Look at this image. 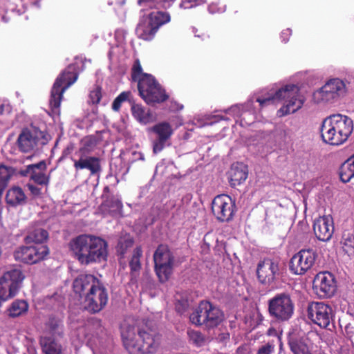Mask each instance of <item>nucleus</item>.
<instances>
[{
  "mask_svg": "<svg viewBox=\"0 0 354 354\" xmlns=\"http://www.w3.org/2000/svg\"><path fill=\"white\" fill-rule=\"evenodd\" d=\"M292 34V30L289 28L283 30L281 33V38L285 43L289 41L290 37Z\"/></svg>",
  "mask_w": 354,
  "mask_h": 354,
  "instance_id": "obj_55",
  "label": "nucleus"
},
{
  "mask_svg": "<svg viewBox=\"0 0 354 354\" xmlns=\"http://www.w3.org/2000/svg\"><path fill=\"white\" fill-rule=\"evenodd\" d=\"M101 284L100 280L93 274H80L73 281V288L80 297H86L88 292L95 290Z\"/></svg>",
  "mask_w": 354,
  "mask_h": 354,
  "instance_id": "obj_19",
  "label": "nucleus"
},
{
  "mask_svg": "<svg viewBox=\"0 0 354 354\" xmlns=\"http://www.w3.org/2000/svg\"><path fill=\"white\" fill-rule=\"evenodd\" d=\"M107 247V243L102 239L88 234L80 235L70 242L71 250L83 265L106 261Z\"/></svg>",
  "mask_w": 354,
  "mask_h": 354,
  "instance_id": "obj_2",
  "label": "nucleus"
},
{
  "mask_svg": "<svg viewBox=\"0 0 354 354\" xmlns=\"http://www.w3.org/2000/svg\"><path fill=\"white\" fill-rule=\"evenodd\" d=\"M341 245L344 252L349 257L354 256V235L350 233L344 234L342 240Z\"/></svg>",
  "mask_w": 354,
  "mask_h": 354,
  "instance_id": "obj_37",
  "label": "nucleus"
},
{
  "mask_svg": "<svg viewBox=\"0 0 354 354\" xmlns=\"http://www.w3.org/2000/svg\"><path fill=\"white\" fill-rule=\"evenodd\" d=\"M187 335L190 340L196 346H202L205 342L204 336L200 331L189 330L187 331Z\"/></svg>",
  "mask_w": 354,
  "mask_h": 354,
  "instance_id": "obj_43",
  "label": "nucleus"
},
{
  "mask_svg": "<svg viewBox=\"0 0 354 354\" xmlns=\"http://www.w3.org/2000/svg\"><path fill=\"white\" fill-rule=\"evenodd\" d=\"M27 187L32 195L38 196L41 194L42 187L40 185H37V184L30 182L27 184Z\"/></svg>",
  "mask_w": 354,
  "mask_h": 354,
  "instance_id": "obj_50",
  "label": "nucleus"
},
{
  "mask_svg": "<svg viewBox=\"0 0 354 354\" xmlns=\"http://www.w3.org/2000/svg\"><path fill=\"white\" fill-rule=\"evenodd\" d=\"M188 307L189 302L187 300H178L176 304V310L180 315L183 314Z\"/></svg>",
  "mask_w": 354,
  "mask_h": 354,
  "instance_id": "obj_47",
  "label": "nucleus"
},
{
  "mask_svg": "<svg viewBox=\"0 0 354 354\" xmlns=\"http://www.w3.org/2000/svg\"><path fill=\"white\" fill-rule=\"evenodd\" d=\"M102 98L101 90H91L89 94V103L97 104Z\"/></svg>",
  "mask_w": 354,
  "mask_h": 354,
  "instance_id": "obj_46",
  "label": "nucleus"
},
{
  "mask_svg": "<svg viewBox=\"0 0 354 354\" xmlns=\"http://www.w3.org/2000/svg\"><path fill=\"white\" fill-rule=\"evenodd\" d=\"M131 80L138 83L137 88H161L160 85L151 74L144 73L140 62L136 59L131 71Z\"/></svg>",
  "mask_w": 354,
  "mask_h": 354,
  "instance_id": "obj_14",
  "label": "nucleus"
},
{
  "mask_svg": "<svg viewBox=\"0 0 354 354\" xmlns=\"http://www.w3.org/2000/svg\"><path fill=\"white\" fill-rule=\"evenodd\" d=\"M175 0H138V4L143 9L167 8Z\"/></svg>",
  "mask_w": 354,
  "mask_h": 354,
  "instance_id": "obj_34",
  "label": "nucleus"
},
{
  "mask_svg": "<svg viewBox=\"0 0 354 354\" xmlns=\"http://www.w3.org/2000/svg\"><path fill=\"white\" fill-rule=\"evenodd\" d=\"M44 164V162L41 161L38 164L28 166V171L31 172L30 182L40 185L41 187L44 184V171L41 168Z\"/></svg>",
  "mask_w": 354,
  "mask_h": 354,
  "instance_id": "obj_31",
  "label": "nucleus"
},
{
  "mask_svg": "<svg viewBox=\"0 0 354 354\" xmlns=\"http://www.w3.org/2000/svg\"><path fill=\"white\" fill-rule=\"evenodd\" d=\"M308 317L320 328H328L333 324V310L323 302H312L307 308Z\"/></svg>",
  "mask_w": 354,
  "mask_h": 354,
  "instance_id": "obj_10",
  "label": "nucleus"
},
{
  "mask_svg": "<svg viewBox=\"0 0 354 354\" xmlns=\"http://www.w3.org/2000/svg\"><path fill=\"white\" fill-rule=\"evenodd\" d=\"M43 133L35 127L24 129L17 138V146L22 152H30L37 145Z\"/></svg>",
  "mask_w": 354,
  "mask_h": 354,
  "instance_id": "obj_15",
  "label": "nucleus"
},
{
  "mask_svg": "<svg viewBox=\"0 0 354 354\" xmlns=\"http://www.w3.org/2000/svg\"><path fill=\"white\" fill-rule=\"evenodd\" d=\"M131 113L134 118L143 124H149L153 121V116L149 109H147L140 104H133L131 106Z\"/></svg>",
  "mask_w": 354,
  "mask_h": 354,
  "instance_id": "obj_27",
  "label": "nucleus"
},
{
  "mask_svg": "<svg viewBox=\"0 0 354 354\" xmlns=\"http://www.w3.org/2000/svg\"><path fill=\"white\" fill-rule=\"evenodd\" d=\"M347 90H314L313 100L316 104H333L346 95Z\"/></svg>",
  "mask_w": 354,
  "mask_h": 354,
  "instance_id": "obj_21",
  "label": "nucleus"
},
{
  "mask_svg": "<svg viewBox=\"0 0 354 354\" xmlns=\"http://www.w3.org/2000/svg\"><path fill=\"white\" fill-rule=\"evenodd\" d=\"M345 333L348 338L351 339L354 337V324L348 323L345 326Z\"/></svg>",
  "mask_w": 354,
  "mask_h": 354,
  "instance_id": "obj_54",
  "label": "nucleus"
},
{
  "mask_svg": "<svg viewBox=\"0 0 354 354\" xmlns=\"http://www.w3.org/2000/svg\"><path fill=\"white\" fill-rule=\"evenodd\" d=\"M85 335L89 339L97 338L104 333V327L102 320L97 317H91L84 325Z\"/></svg>",
  "mask_w": 354,
  "mask_h": 354,
  "instance_id": "obj_26",
  "label": "nucleus"
},
{
  "mask_svg": "<svg viewBox=\"0 0 354 354\" xmlns=\"http://www.w3.org/2000/svg\"><path fill=\"white\" fill-rule=\"evenodd\" d=\"M125 1H126V0H111V1L109 2V3L110 5L116 4V5H119V6H122L125 3Z\"/></svg>",
  "mask_w": 354,
  "mask_h": 354,
  "instance_id": "obj_57",
  "label": "nucleus"
},
{
  "mask_svg": "<svg viewBox=\"0 0 354 354\" xmlns=\"http://www.w3.org/2000/svg\"><path fill=\"white\" fill-rule=\"evenodd\" d=\"M142 255V250L140 247H136L133 250L131 259L129 261V267L131 272H136L140 270V258Z\"/></svg>",
  "mask_w": 354,
  "mask_h": 354,
  "instance_id": "obj_39",
  "label": "nucleus"
},
{
  "mask_svg": "<svg viewBox=\"0 0 354 354\" xmlns=\"http://www.w3.org/2000/svg\"><path fill=\"white\" fill-rule=\"evenodd\" d=\"M26 239L28 242L42 244L44 241V228L43 223L37 224L35 229L29 233Z\"/></svg>",
  "mask_w": 354,
  "mask_h": 354,
  "instance_id": "obj_36",
  "label": "nucleus"
},
{
  "mask_svg": "<svg viewBox=\"0 0 354 354\" xmlns=\"http://www.w3.org/2000/svg\"><path fill=\"white\" fill-rule=\"evenodd\" d=\"M294 310V302L286 292L278 293L268 301L270 317L279 323L288 321L292 317Z\"/></svg>",
  "mask_w": 354,
  "mask_h": 354,
  "instance_id": "obj_6",
  "label": "nucleus"
},
{
  "mask_svg": "<svg viewBox=\"0 0 354 354\" xmlns=\"http://www.w3.org/2000/svg\"><path fill=\"white\" fill-rule=\"evenodd\" d=\"M108 302V293L101 283L91 292H88L83 301L84 308L91 314H95L103 310Z\"/></svg>",
  "mask_w": 354,
  "mask_h": 354,
  "instance_id": "obj_12",
  "label": "nucleus"
},
{
  "mask_svg": "<svg viewBox=\"0 0 354 354\" xmlns=\"http://www.w3.org/2000/svg\"><path fill=\"white\" fill-rule=\"evenodd\" d=\"M274 349V346L272 343H267L265 345L261 346L257 354H271Z\"/></svg>",
  "mask_w": 354,
  "mask_h": 354,
  "instance_id": "obj_48",
  "label": "nucleus"
},
{
  "mask_svg": "<svg viewBox=\"0 0 354 354\" xmlns=\"http://www.w3.org/2000/svg\"><path fill=\"white\" fill-rule=\"evenodd\" d=\"M48 248L46 246V252H45V254H46V256L48 254Z\"/></svg>",
  "mask_w": 354,
  "mask_h": 354,
  "instance_id": "obj_60",
  "label": "nucleus"
},
{
  "mask_svg": "<svg viewBox=\"0 0 354 354\" xmlns=\"http://www.w3.org/2000/svg\"><path fill=\"white\" fill-rule=\"evenodd\" d=\"M45 239H46V240H47V239H48V234H47V233H46V236H45Z\"/></svg>",
  "mask_w": 354,
  "mask_h": 354,
  "instance_id": "obj_61",
  "label": "nucleus"
},
{
  "mask_svg": "<svg viewBox=\"0 0 354 354\" xmlns=\"http://www.w3.org/2000/svg\"><path fill=\"white\" fill-rule=\"evenodd\" d=\"M280 274L279 261L266 258L258 263L257 275L259 281L263 284L270 286L277 281Z\"/></svg>",
  "mask_w": 354,
  "mask_h": 354,
  "instance_id": "obj_11",
  "label": "nucleus"
},
{
  "mask_svg": "<svg viewBox=\"0 0 354 354\" xmlns=\"http://www.w3.org/2000/svg\"><path fill=\"white\" fill-rule=\"evenodd\" d=\"M45 184H46V185L47 184V179H46V178Z\"/></svg>",
  "mask_w": 354,
  "mask_h": 354,
  "instance_id": "obj_63",
  "label": "nucleus"
},
{
  "mask_svg": "<svg viewBox=\"0 0 354 354\" xmlns=\"http://www.w3.org/2000/svg\"><path fill=\"white\" fill-rule=\"evenodd\" d=\"M157 32L158 30L147 17L140 20L136 29L138 37L145 41L153 39Z\"/></svg>",
  "mask_w": 354,
  "mask_h": 354,
  "instance_id": "obj_25",
  "label": "nucleus"
},
{
  "mask_svg": "<svg viewBox=\"0 0 354 354\" xmlns=\"http://www.w3.org/2000/svg\"><path fill=\"white\" fill-rule=\"evenodd\" d=\"M288 346L293 354H312L308 345L301 340L291 339Z\"/></svg>",
  "mask_w": 354,
  "mask_h": 354,
  "instance_id": "obj_38",
  "label": "nucleus"
},
{
  "mask_svg": "<svg viewBox=\"0 0 354 354\" xmlns=\"http://www.w3.org/2000/svg\"><path fill=\"white\" fill-rule=\"evenodd\" d=\"M147 18L158 30L160 27L169 22L171 19L169 14L163 11L151 12Z\"/></svg>",
  "mask_w": 354,
  "mask_h": 354,
  "instance_id": "obj_32",
  "label": "nucleus"
},
{
  "mask_svg": "<svg viewBox=\"0 0 354 354\" xmlns=\"http://www.w3.org/2000/svg\"><path fill=\"white\" fill-rule=\"evenodd\" d=\"M288 97L286 104L281 107L277 111L279 117H283L290 113H293L303 106L305 97L299 93V90H276L274 93H267L265 96L258 97L257 102L262 107L269 104H273L281 101L283 98Z\"/></svg>",
  "mask_w": 354,
  "mask_h": 354,
  "instance_id": "obj_4",
  "label": "nucleus"
},
{
  "mask_svg": "<svg viewBox=\"0 0 354 354\" xmlns=\"http://www.w3.org/2000/svg\"><path fill=\"white\" fill-rule=\"evenodd\" d=\"M339 174L341 181L344 183L354 178V154L341 165Z\"/></svg>",
  "mask_w": 354,
  "mask_h": 354,
  "instance_id": "obj_29",
  "label": "nucleus"
},
{
  "mask_svg": "<svg viewBox=\"0 0 354 354\" xmlns=\"http://www.w3.org/2000/svg\"><path fill=\"white\" fill-rule=\"evenodd\" d=\"M122 338L129 354H154L160 344V335L147 326H129Z\"/></svg>",
  "mask_w": 354,
  "mask_h": 354,
  "instance_id": "obj_1",
  "label": "nucleus"
},
{
  "mask_svg": "<svg viewBox=\"0 0 354 354\" xmlns=\"http://www.w3.org/2000/svg\"><path fill=\"white\" fill-rule=\"evenodd\" d=\"M62 345L57 343L55 339L52 341L50 339L48 342L46 340V354H62Z\"/></svg>",
  "mask_w": 354,
  "mask_h": 354,
  "instance_id": "obj_41",
  "label": "nucleus"
},
{
  "mask_svg": "<svg viewBox=\"0 0 354 354\" xmlns=\"http://www.w3.org/2000/svg\"><path fill=\"white\" fill-rule=\"evenodd\" d=\"M151 131L156 135V139L153 142V151L158 153L166 146L167 141L173 134V129L169 122H162L153 126Z\"/></svg>",
  "mask_w": 354,
  "mask_h": 354,
  "instance_id": "obj_16",
  "label": "nucleus"
},
{
  "mask_svg": "<svg viewBox=\"0 0 354 354\" xmlns=\"http://www.w3.org/2000/svg\"><path fill=\"white\" fill-rule=\"evenodd\" d=\"M131 93L129 91L122 92L113 101L112 104V109L115 111H118L122 106V104L129 100Z\"/></svg>",
  "mask_w": 354,
  "mask_h": 354,
  "instance_id": "obj_42",
  "label": "nucleus"
},
{
  "mask_svg": "<svg viewBox=\"0 0 354 354\" xmlns=\"http://www.w3.org/2000/svg\"><path fill=\"white\" fill-rule=\"evenodd\" d=\"M153 261L160 281H167L172 273L174 263V257L167 245H158L153 254Z\"/></svg>",
  "mask_w": 354,
  "mask_h": 354,
  "instance_id": "obj_7",
  "label": "nucleus"
},
{
  "mask_svg": "<svg viewBox=\"0 0 354 354\" xmlns=\"http://www.w3.org/2000/svg\"><path fill=\"white\" fill-rule=\"evenodd\" d=\"M26 195L23 190L19 187H14L10 189L6 196L7 203L12 206L21 205L26 201Z\"/></svg>",
  "mask_w": 354,
  "mask_h": 354,
  "instance_id": "obj_30",
  "label": "nucleus"
},
{
  "mask_svg": "<svg viewBox=\"0 0 354 354\" xmlns=\"http://www.w3.org/2000/svg\"><path fill=\"white\" fill-rule=\"evenodd\" d=\"M109 193H110V188H109V186L104 187V189H103V194L102 195V198L103 199V201L104 199H106V196H111L109 194Z\"/></svg>",
  "mask_w": 354,
  "mask_h": 354,
  "instance_id": "obj_56",
  "label": "nucleus"
},
{
  "mask_svg": "<svg viewBox=\"0 0 354 354\" xmlns=\"http://www.w3.org/2000/svg\"><path fill=\"white\" fill-rule=\"evenodd\" d=\"M41 347L42 351H44V344L42 342H41Z\"/></svg>",
  "mask_w": 354,
  "mask_h": 354,
  "instance_id": "obj_59",
  "label": "nucleus"
},
{
  "mask_svg": "<svg viewBox=\"0 0 354 354\" xmlns=\"http://www.w3.org/2000/svg\"><path fill=\"white\" fill-rule=\"evenodd\" d=\"M212 212L219 222H230L236 212L235 202L228 195H218L212 201Z\"/></svg>",
  "mask_w": 354,
  "mask_h": 354,
  "instance_id": "obj_9",
  "label": "nucleus"
},
{
  "mask_svg": "<svg viewBox=\"0 0 354 354\" xmlns=\"http://www.w3.org/2000/svg\"><path fill=\"white\" fill-rule=\"evenodd\" d=\"M248 169L243 162L234 163L230 171V183L235 187L243 183L248 178Z\"/></svg>",
  "mask_w": 354,
  "mask_h": 354,
  "instance_id": "obj_23",
  "label": "nucleus"
},
{
  "mask_svg": "<svg viewBox=\"0 0 354 354\" xmlns=\"http://www.w3.org/2000/svg\"><path fill=\"white\" fill-rule=\"evenodd\" d=\"M326 87H330V88H345L346 84L343 80L339 78H333L328 80L325 84L319 88H325Z\"/></svg>",
  "mask_w": 354,
  "mask_h": 354,
  "instance_id": "obj_44",
  "label": "nucleus"
},
{
  "mask_svg": "<svg viewBox=\"0 0 354 354\" xmlns=\"http://www.w3.org/2000/svg\"><path fill=\"white\" fill-rule=\"evenodd\" d=\"M78 73L73 66H69L57 77L53 88H68L78 79Z\"/></svg>",
  "mask_w": 354,
  "mask_h": 354,
  "instance_id": "obj_22",
  "label": "nucleus"
},
{
  "mask_svg": "<svg viewBox=\"0 0 354 354\" xmlns=\"http://www.w3.org/2000/svg\"><path fill=\"white\" fill-rule=\"evenodd\" d=\"M64 91L65 90H52L49 102V106L51 109V112L48 113L49 115H51L52 114H59V106Z\"/></svg>",
  "mask_w": 354,
  "mask_h": 354,
  "instance_id": "obj_35",
  "label": "nucleus"
},
{
  "mask_svg": "<svg viewBox=\"0 0 354 354\" xmlns=\"http://www.w3.org/2000/svg\"><path fill=\"white\" fill-rule=\"evenodd\" d=\"M313 231L315 236L321 241L327 242L334 233V223L331 216H319L315 220Z\"/></svg>",
  "mask_w": 354,
  "mask_h": 354,
  "instance_id": "obj_17",
  "label": "nucleus"
},
{
  "mask_svg": "<svg viewBox=\"0 0 354 354\" xmlns=\"http://www.w3.org/2000/svg\"><path fill=\"white\" fill-rule=\"evenodd\" d=\"M133 245V241L131 239H127L124 241H120L118 246V252L120 253L121 255H124L126 252V250L128 248L132 247Z\"/></svg>",
  "mask_w": 354,
  "mask_h": 354,
  "instance_id": "obj_45",
  "label": "nucleus"
},
{
  "mask_svg": "<svg viewBox=\"0 0 354 354\" xmlns=\"http://www.w3.org/2000/svg\"><path fill=\"white\" fill-rule=\"evenodd\" d=\"M198 5V0H182L180 7L183 9H190Z\"/></svg>",
  "mask_w": 354,
  "mask_h": 354,
  "instance_id": "obj_49",
  "label": "nucleus"
},
{
  "mask_svg": "<svg viewBox=\"0 0 354 354\" xmlns=\"http://www.w3.org/2000/svg\"><path fill=\"white\" fill-rule=\"evenodd\" d=\"M138 91L145 102L151 106L162 103L169 98L165 90H138Z\"/></svg>",
  "mask_w": 354,
  "mask_h": 354,
  "instance_id": "obj_24",
  "label": "nucleus"
},
{
  "mask_svg": "<svg viewBox=\"0 0 354 354\" xmlns=\"http://www.w3.org/2000/svg\"><path fill=\"white\" fill-rule=\"evenodd\" d=\"M225 112L232 115L234 117H239L241 114V107L238 105L232 106Z\"/></svg>",
  "mask_w": 354,
  "mask_h": 354,
  "instance_id": "obj_51",
  "label": "nucleus"
},
{
  "mask_svg": "<svg viewBox=\"0 0 354 354\" xmlns=\"http://www.w3.org/2000/svg\"><path fill=\"white\" fill-rule=\"evenodd\" d=\"M17 261L25 263H36L44 257V246H23L19 248L14 254Z\"/></svg>",
  "mask_w": 354,
  "mask_h": 354,
  "instance_id": "obj_20",
  "label": "nucleus"
},
{
  "mask_svg": "<svg viewBox=\"0 0 354 354\" xmlns=\"http://www.w3.org/2000/svg\"><path fill=\"white\" fill-rule=\"evenodd\" d=\"M101 207L114 216L122 214L123 205L122 201L114 196H107L103 201Z\"/></svg>",
  "mask_w": 354,
  "mask_h": 354,
  "instance_id": "obj_28",
  "label": "nucleus"
},
{
  "mask_svg": "<svg viewBox=\"0 0 354 354\" xmlns=\"http://www.w3.org/2000/svg\"><path fill=\"white\" fill-rule=\"evenodd\" d=\"M10 111L11 107L8 101L0 100V115L3 114L4 111L10 112Z\"/></svg>",
  "mask_w": 354,
  "mask_h": 354,
  "instance_id": "obj_53",
  "label": "nucleus"
},
{
  "mask_svg": "<svg viewBox=\"0 0 354 354\" xmlns=\"http://www.w3.org/2000/svg\"><path fill=\"white\" fill-rule=\"evenodd\" d=\"M49 330L53 336H61L63 333V327L61 324V321L55 318H50L49 323Z\"/></svg>",
  "mask_w": 354,
  "mask_h": 354,
  "instance_id": "obj_40",
  "label": "nucleus"
},
{
  "mask_svg": "<svg viewBox=\"0 0 354 354\" xmlns=\"http://www.w3.org/2000/svg\"><path fill=\"white\" fill-rule=\"evenodd\" d=\"M353 131V122L348 116L337 114L325 118L320 127L324 142L330 145L344 143Z\"/></svg>",
  "mask_w": 354,
  "mask_h": 354,
  "instance_id": "obj_3",
  "label": "nucleus"
},
{
  "mask_svg": "<svg viewBox=\"0 0 354 354\" xmlns=\"http://www.w3.org/2000/svg\"><path fill=\"white\" fill-rule=\"evenodd\" d=\"M281 88L288 89V88H298L297 87V86L292 84V85H286L284 86H282Z\"/></svg>",
  "mask_w": 354,
  "mask_h": 354,
  "instance_id": "obj_58",
  "label": "nucleus"
},
{
  "mask_svg": "<svg viewBox=\"0 0 354 354\" xmlns=\"http://www.w3.org/2000/svg\"><path fill=\"white\" fill-rule=\"evenodd\" d=\"M28 310V304L25 300L14 301L8 309L10 317H17L25 315Z\"/></svg>",
  "mask_w": 354,
  "mask_h": 354,
  "instance_id": "obj_33",
  "label": "nucleus"
},
{
  "mask_svg": "<svg viewBox=\"0 0 354 354\" xmlns=\"http://www.w3.org/2000/svg\"><path fill=\"white\" fill-rule=\"evenodd\" d=\"M222 310L208 301H201L195 310L189 315L192 324L204 326L207 329L217 327L223 320Z\"/></svg>",
  "mask_w": 354,
  "mask_h": 354,
  "instance_id": "obj_5",
  "label": "nucleus"
},
{
  "mask_svg": "<svg viewBox=\"0 0 354 354\" xmlns=\"http://www.w3.org/2000/svg\"><path fill=\"white\" fill-rule=\"evenodd\" d=\"M313 289L319 297H332L336 291V283L333 275L328 272L318 273L313 281Z\"/></svg>",
  "mask_w": 354,
  "mask_h": 354,
  "instance_id": "obj_13",
  "label": "nucleus"
},
{
  "mask_svg": "<svg viewBox=\"0 0 354 354\" xmlns=\"http://www.w3.org/2000/svg\"><path fill=\"white\" fill-rule=\"evenodd\" d=\"M79 160H73L75 170L88 169L91 174H95L101 171L100 160L94 156H86L88 153L87 147L85 145L79 150Z\"/></svg>",
  "mask_w": 354,
  "mask_h": 354,
  "instance_id": "obj_18",
  "label": "nucleus"
},
{
  "mask_svg": "<svg viewBox=\"0 0 354 354\" xmlns=\"http://www.w3.org/2000/svg\"><path fill=\"white\" fill-rule=\"evenodd\" d=\"M1 18H2L3 20H4L5 19V16H2Z\"/></svg>",
  "mask_w": 354,
  "mask_h": 354,
  "instance_id": "obj_62",
  "label": "nucleus"
},
{
  "mask_svg": "<svg viewBox=\"0 0 354 354\" xmlns=\"http://www.w3.org/2000/svg\"><path fill=\"white\" fill-rule=\"evenodd\" d=\"M183 109V105L176 101H170L169 109L172 112H178Z\"/></svg>",
  "mask_w": 354,
  "mask_h": 354,
  "instance_id": "obj_52",
  "label": "nucleus"
},
{
  "mask_svg": "<svg viewBox=\"0 0 354 354\" xmlns=\"http://www.w3.org/2000/svg\"><path fill=\"white\" fill-rule=\"evenodd\" d=\"M317 257L313 249H303L295 254L290 260L289 270L292 274L303 275L315 265Z\"/></svg>",
  "mask_w": 354,
  "mask_h": 354,
  "instance_id": "obj_8",
  "label": "nucleus"
}]
</instances>
